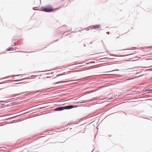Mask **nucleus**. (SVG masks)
I'll return each instance as SVG.
<instances>
[{
	"instance_id": "f257e3e1",
	"label": "nucleus",
	"mask_w": 152,
	"mask_h": 152,
	"mask_svg": "<svg viewBox=\"0 0 152 152\" xmlns=\"http://www.w3.org/2000/svg\"><path fill=\"white\" fill-rule=\"evenodd\" d=\"M75 107L73 106V105H69L65 107H61L55 109V110L56 111H61L65 109H70L72 108H73Z\"/></svg>"
},
{
	"instance_id": "f03ea898",
	"label": "nucleus",
	"mask_w": 152,
	"mask_h": 152,
	"mask_svg": "<svg viewBox=\"0 0 152 152\" xmlns=\"http://www.w3.org/2000/svg\"><path fill=\"white\" fill-rule=\"evenodd\" d=\"M42 11L46 12H50L53 11L54 9L51 6H48L42 7Z\"/></svg>"
},
{
	"instance_id": "7ed1b4c3",
	"label": "nucleus",
	"mask_w": 152,
	"mask_h": 152,
	"mask_svg": "<svg viewBox=\"0 0 152 152\" xmlns=\"http://www.w3.org/2000/svg\"><path fill=\"white\" fill-rule=\"evenodd\" d=\"M100 26V25H97L91 26L90 27H88L87 28H86V29L87 30H88L89 29H88V28H91V29H97L99 28Z\"/></svg>"
},
{
	"instance_id": "20e7f679",
	"label": "nucleus",
	"mask_w": 152,
	"mask_h": 152,
	"mask_svg": "<svg viewBox=\"0 0 152 152\" xmlns=\"http://www.w3.org/2000/svg\"><path fill=\"white\" fill-rule=\"evenodd\" d=\"M148 91H152V87H151L148 88Z\"/></svg>"
},
{
	"instance_id": "39448f33",
	"label": "nucleus",
	"mask_w": 152,
	"mask_h": 152,
	"mask_svg": "<svg viewBox=\"0 0 152 152\" xmlns=\"http://www.w3.org/2000/svg\"><path fill=\"white\" fill-rule=\"evenodd\" d=\"M12 49V48H8V49H7V50L8 51H10V50H11V49Z\"/></svg>"
},
{
	"instance_id": "423d86ee",
	"label": "nucleus",
	"mask_w": 152,
	"mask_h": 152,
	"mask_svg": "<svg viewBox=\"0 0 152 152\" xmlns=\"http://www.w3.org/2000/svg\"><path fill=\"white\" fill-rule=\"evenodd\" d=\"M60 8L59 7V8H57L56 9H55L54 10H58V9H59V8Z\"/></svg>"
},
{
	"instance_id": "0eeeda50",
	"label": "nucleus",
	"mask_w": 152,
	"mask_h": 152,
	"mask_svg": "<svg viewBox=\"0 0 152 152\" xmlns=\"http://www.w3.org/2000/svg\"><path fill=\"white\" fill-rule=\"evenodd\" d=\"M119 37H117V38H118Z\"/></svg>"
},
{
	"instance_id": "6e6552de",
	"label": "nucleus",
	"mask_w": 152,
	"mask_h": 152,
	"mask_svg": "<svg viewBox=\"0 0 152 152\" xmlns=\"http://www.w3.org/2000/svg\"><path fill=\"white\" fill-rule=\"evenodd\" d=\"M63 74H62V75Z\"/></svg>"
}]
</instances>
